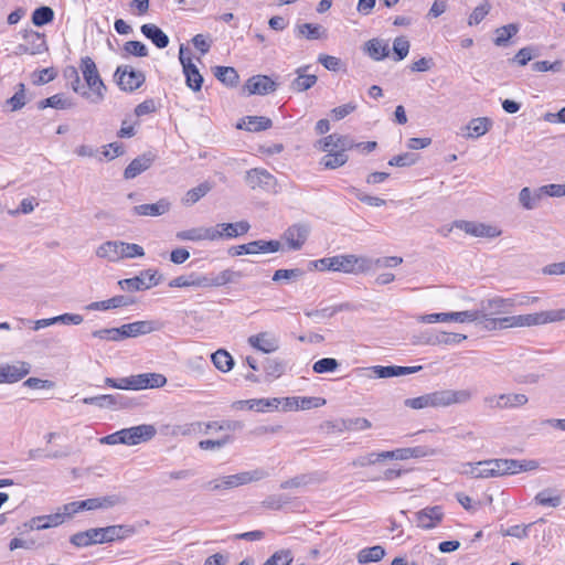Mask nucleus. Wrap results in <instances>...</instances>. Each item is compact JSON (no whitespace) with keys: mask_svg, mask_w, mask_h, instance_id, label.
Here are the masks:
<instances>
[{"mask_svg":"<svg viewBox=\"0 0 565 565\" xmlns=\"http://www.w3.org/2000/svg\"><path fill=\"white\" fill-rule=\"evenodd\" d=\"M467 473L472 478H495L508 475H516L522 471H531L539 468L535 460L516 459H488L476 463H468Z\"/></svg>","mask_w":565,"mask_h":565,"instance_id":"f257e3e1","label":"nucleus"},{"mask_svg":"<svg viewBox=\"0 0 565 565\" xmlns=\"http://www.w3.org/2000/svg\"><path fill=\"white\" fill-rule=\"evenodd\" d=\"M475 392L470 388L451 390L445 388L424 394L418 397L407 398L404 404L412 409H423L427 407L440 408L452 405H465L473 398Z\"/></svg>","mask_w":565,"mask_h":565,"instance_id":"f03ea898","label":"nucleus"},{"mask_svg":"<svg viewBox=\"0 0 565 565\" xmlns=\"http://www.w3.org/2000/svg\"><path fill=\"white\" fill-rule=\"evenodd\" d=\"M319 270H333L345 274L366 273L372 268V260L364 256L338 255L311 263Z\"/></svg>","mask_w":565,"mask_h":565,"instance_id":"7ed1b4c3","label":"nucleus"},{"mask_svg":"<svg viewBox=\"0 0 565 565\" xmlns=\"http://www.w3.org/2000/svg\"><path fill=\"white\" fill-rule=\"evenodd\" d=\"M79 68L87 86L92 90V93L83 90L82 96L93 104H99L104 100L107 88L99 75L95 62L89 56L82 57Z\"/></svg>","mask_w":565,"mask_h":565,"instance_id":"20e7f679","label":"nucleus"},{"mask_svg":"<svg viewBox=\"0 0 565 565\" xmlns=\"http://www.w3.org/2000/svg\"><path fill=\"white\" fill-rule=\"evenodd\" d=\"M157 434V429L153 425L142 424L129 428L120 429L114 434H110L102 439V443L107 445H138L151 440Z\"/></svg>","mask_w":565,"mask_h":565,"instance_id":"39448f33","label":"nucleus"},{"mask_svg":"<svg viewBox=\"0 0 565 565\" xmlns=\"http://www.w3.org/2000/svg\"><path fill=\"white\" fill-rule=\"evenodd\" d=\"M23 42L17 46V54L38 55L49 51L45 34L33 29L21 32Z\"/></svg>","mask_w":565,"mask_h":565,"instance_id":"423d86ee","label":"nucleus"},{"mask_svg":"<svg viewBox=\"0 0 565 565\" xmlns=\"http://www.w3.org/2000/svg\"><path fill=\"white\" fill-rule=\"evenodd\" d=\"M515 305L516 301L514 298H502L497 296L481 300L479 309L473 311L477 315V320H479V317H501L509 313Z\"/></svg>","mask_w":565,"mask_h":565,"instance_id":"0eeeda50","label":"nucleus"},{"mask_svg":"<svg viewBox=\"0 0 565 565\" xmlns=\"http://www.w3.org/2000/svg\"><path fill=\"white\" fill-rule=\"evenodd\" d=\"M161 276L154 269L142 270L138 276L118 281L119 287L125 291L147 290L159 285Z\"/></svg>","mask_w":565,"mask_h":565,"instance_id":"6e6552de","label":"nucleus"},{"mask_svg":"<svg viewBox=\"0 0 565 565\" xmlns=\"http://www.w3.org/2000/svg\"><path fill=\"white\" fill-rule=\"evenodd\" d=\"M117 85L121 90L134 92L138 89L146 81L141 71H136L129 65H120L115 72Z\"/></svg>","mask_w":565,"mask_h":565,"instance_id":"1a4fd4ad","label":"nucleus"},{"mask_svg":"<svg viewBox=\"0 0 565 565\" xmlns=\"http://www.w3.org/2000/svg\"><path fill=\"white\" fill-rule=\"evenodd\" d=\"M527 402V396L522 393L488 395L483 397L484 406L490 409L516 408L524 406Z\"/></svg>","mask_w":565,"mask_h":565,"instance_id":"9d476101","label":"nucleus"},{"mask_svg":"<svg viewBox=\"0 0 565 565\" xmlns=\"http://www.w3.org/2000/svg\"><path fill=\"white\" fill-rule=\"evenodd\" d=\"M454 226L475 237L494 238L502 233L497 226L472 221H455Z\"/></svg>","mask_w":565,"mask_h":565,"instance_id":"9b49d317","label":"nucleus"},{"mask_svg":"<svg viewBox=\"0 0 565 565\" xmlns=\"http://www.w3.org/2000/svg\"><path fill=\"white\" fill-rule=\"evenodd\" d=\"M250 230V224L247 221H238L235 223H218L212 226L213 241L232 239L243 236Z\"/></svg>","mask_w":565,"mask_h":565,"instance_id":"f8f14e48","label":"nucleus"},{"mask_svg":"<svg viewBox=\"0 0 565 565\" xmlns=\"http://www.w3.org/2000/svg\"><path fill=\"white\" fill-rule=\"evenodd\" d=\"M422 323H436V322H473L477 320V315L472 310L458 311V312H439L423 315L417 318Z\"/></svg>","mask_w":565,"mask_h":565,"instance_id":"ddd939ff","label":"nucleus"},{"mask_svg":"<svg viewBox=\"0 0 565 565\" xmlns=\"http://www.w3.org/2000/svg\"><path fill=\"white\" fill-rule=\"evenodd\" d=\"M245 182L252 189H262L265 191L275 190L277 180L265 169L254 168L246 171Z\"/></svg>","mask_w":565,"mask_h":565,"instance_id":"4468645a","label":"nucleus"},{"mask_svg":"<svg viewBox=\"0 0 565 565\" xmlns=\"http://www.w3.org/2000/svg\"><path fill=\"white\" fill-rule=\"evenodd\" d=\"M160 327V323L153 320L135 321L119 327V337H121V340L126 338H136L158 331Z\"/></svg>","mask_w":565,"mask_h":565,"instance_id":"2eb2a0df","label":"nucleus"},{"mask_svg":"<svg viewBox=\"0 0 565 565\" xmlns=\"http://www.w3.org/2000/svg\"><path fill=\"white\" fill-rule=\"evenodd\" d=\"M236 277H241V274L231 269H224L218 275L213 277L195 273L194 282L195 287L198 288L221 287L233 282Z\"/></svg>","mask_w":565,"mask_h":565,"instance_id":"dca6fc26","label":"nucleus"},{"mask_svg":"<svg viewBox=\"0 0 565 565\" xmlns=\"http://www.w3.org/2000/svg\"><path fill=\"white\" fill-rule=\"evenodd\" d=\"M247 343L257 351L266 354L276 352L279 349V338L269 331L248 337Z\"/></svg>","mask_w":565,"mask_h":565,"instance_id":"f3484780","label":"nucleus"},{"mask_svg":"<svg viewBox=\"0 0 565 565\" xmlns=\"http://www.w3.org/2000/svg\"><path fill=\"white\" fill-rule=\"evenodd\" d=\"M309 234L310 226L308 224L297 223L285 231L284 238L290 249L299 250L308 239Z\"/></svg>","mask_w":565,"mask_h":565,"instance_id":"a211bd4d","label":"nucleus"},{"mask_svg":"<svg viewBox=\"0 0 565 565\" xmlns=\"http://www.w3.org/2000/svg\"><path fill=\"white\" fill-rule=\"evenodd\" d=\"M167 377L160 373H141L131 375V382L128 384L132 385L134 391H140L146 388H159L164 386Z\"/></svg>","mask_w":565,"mask_h":565,"instance_id":"6ab92c4d","label":"nucleus"},{"mask_svg":"<svg viewBox=\"0 0 565 565\" xmlns=\"http://www.w3.org/2000/svg\"><path fill=\"white\" fill-rule=\"evenodd\" d=\"M31 365L24 361L0 365L1 383H14L30 373Z\"/></svg>","mask_w":565,"mask_h":565,"instance_id":"aec40b11","label":"nucleus"},{"mask_svg":"<svg viewBox=\"0 0 565 565\" xmlns=\"http://www.w3.org/2000/svg\"><path fill=\"white\" fill-rule=\"evenodd\" d=\"M437 450L427 446H417L412 448H398L395 450L385 451V456L387 459L395 460H406L409 458H420V457H429L435 456Z\"/></svg>","mask_w":565,"mask_h":565,"instance_id":"412c9836","label":"nucleus"},{"mask_svg":"<svg viewBox=\"0 0 565 565\" xmlns=\"http://www.w3.org/2000/svg\"><path fill=\"white\" fill-rule=\"evenodd\" d=\"M417 525L425 530L436 527L444 519L443 508L439 505L427 507L415 514Z\"/></svg>","mask_w":565,"mask_h":565,"instance_id":"4be33fe9","label":"nucleus"},{"mask_svg":"<svg viewBox=\"0 0 565 565\" xmlns=\"http://www.w3.org/2000/svg\"><path fill=\"white\" fill-rule=\"evenodd\" d=\"M249 95H267L277 88V84L266 75H255L247 79L244 87Z\"/></svg>","mask_w":565,"mask_h":565,"instance_id":"5701e85b","label":"nucleus"},{"mask_svg":"<svg viewBox=\"0 0 565 565\" xmlns=\"http://www.w3.org/2000/svg\"><path fill=\"white\" fill-rule=\"evenodd\" d=\"M142 524H118V525H109L104 527L105 535L107 539V543L114 541L126 540L132 535H135L140 529Z\"/></svg>","mask_w":565,"mask_h":565,"instance_id":"b1692460","label":"nucleus"},{"mask_svg":"<svg viewBox=\"0 0 565 565\" xmlns=\"http://www.w3.org/2000/svg\"><path fill=\"white\" fill-rule=\"evenodd\" d=\"M154 161V156L151 152H146L135 158L125 169L124 178L127 180L135 179L146 170H148Z\"/></svg>","mask_w":565,"mask_h":565,"instance_id":"393cba45","label":"nucleus"},{"mask_svg":"<svg viewBox=\"0 0 565 565\" xmlns=\"http://www.w3.org/2000/svg\"><path fill=\"white\" fill-rule=\"evenodd\" d=\"M180 63L183 67L185 82L189 88L194 92L201 90L203 84V76L200 74L198 67L193 64L191 58H183L180 54Z\"/></svg>","mask_w":565,"mask_h":565,"instance_id":"a878e982","label":"nucleus"},{"mask_svg":"<svg viewBox=\"0 0 565 565\" xmlns=\"http://www.w3.org/2000/svg\"><path fill=\"white\" fill-rule=\"evenodd\" d=\"M132 303H135V299L132 297L119 295L107 300L92 302L86 308L88 310H109L120 307H128Z\"/></svg>","mask_w":565,"mask_h":565,"instance_id":"bb28decb","label":"nucleus"},{"mask_svg":"<svg viewBox=\"0 0 565 565\" xmlns=\"http://www.w3.org/2000/svg\"><path fill=\"white\" fill-rule=\"evenodd\" d=\"M141 33L150 40L158 49H164L169 45L168 35L156 24L147 23L141 25Z\"/></svg>","mask_w":565,"mask_h":565,"instance_id":"cd10ccee","label":"nucleus"},{"mask_svg":"<svg viewBox=\"0 0 565 565\" xmlns=\"http://www.w3.org/2000/svg\"><path fill=\"white\" fill-rule=\"evenodd\" d=\"M309 66H301L297 68V77L291 82L290 88L295 92L301 93L311 88L318 81L316 75L307 74Z\"/></svg>","mask_w":565,"mask_h":565,"instance_id":"c85d7f7f","label":"nucleus"},{"mask_svg":"<svg viewBox=\"0 0 565 565\" xmlns=\"http://www.w3.org/2000/svg\"><path fill=\"white\" fill-rule=\"evenodd\" d=\"M170 209V203L167 200H159L156 203H147L134 206L132 211L136 215L142 216H160L167 213Z\"/></svg>","mask_w":565,"mask_h":565,"instance_id":"c756f323","label":"nucleus"},{"mask_svg":"<svg viewBox=\"0 0 565 565\" xmlns=\"http://www.w3.org/2000/svg\"><path fill=\"white\" fill-rule=\"evenodd\" d=\"M213 232L211 227H193L184 231H180L175 234V237L179 241H191V242H200V241H213Z\"/></svg>","mask_w":565,"mask_h":565,"instance_id":"7c9ffc66","label":"nucleus"},{"mask_svg":"<svg viewBox=\"0 0 565 565\" xmlns=\"http://www.w3.org/2000/svg\"><path fill=\"white\" fill-rule=\"evenodd\" d=\"M271 126V119L265 116H247L242 122L237 124L238 129H246L253 132L266 130Z\"/></svg>","mask_w":565,"mask_h":565,"instance_id":"2f4dec72","label":"nucleus"},{"mask_svg":"<svg viewBox=\"0 0 565 565\" xmlns=\"http://www.w3.org/2000/svg\"><path fill=\"white\" fill-rule=\"evenodd\" d=\"M365 51L374 61H382L390 54L388 43L382 39H372L365 43Z\"/></svg>","mask_w":565,"mask_h":565,"instance_id":"473e14b6","label":"nucleus"},{"mask_svg":"<svg viewBox=\"0 0 565 565\" xmlns=\"http://www.w3.org/2000/svg\"><path fill=\"white\" fill-rule=\"evenodd\" d=\"M467 339L466 334L461 333H447V332H438L435 334H430L426 340V344L430 345H451V344H458Z\"/></svg>","mask_w":565,"mask_h":565,"instance_id":"72a5a7b5","label":"nucleus"},{"mask_svg":"<svg viewBox=\"0 0 565 565\" xmlns=\"http://www.w3.org/2000/svg\"><path fill=\"white\" fill-rule=\"evenodd\" d=\"M543 199L544 194L540 191V188L531 190L525 186L519 193V202L526 210L535 209Z\"/></svg>","mask_w":565,"mask_h":565,"instance_id":"f704fd0d","label":"nucleus"},{"mask_svg":"<svg viewBox=\"0 0 565 565\" xmlns=\"http://www.w3.org/2000/svg\"><path fill=\"white\" fill-rule=\"evenodd\" d=\"M248 255L276 253L281 249V243L276 239L271 241H253L248 243Z\"/></svg>","mask_w":565,"mask_h":565,"instance_id":"c9c22d12","label":"nucleus"},{"mask_svg":"<svg viewBox=\"0 0 565 565\" xmlns=\"http://www.w3.org/2000/svg\"><path fill=\"white\" fill-rule=\"evenodd\" d=\"M503 322H507L505 326H509V328L532 327L540 326V318L539 312L519 316H507Z\"/></svg>","mask_w":565,"mask_h":565,"instance_id":"e433bc0d","label":"nucleus"},{"mask_svg":"<svg viewBox=\"0 0 565 565\" xmlns=\"http://www.w3.org/2000/svg\"><path fill=\"white\" fill-rule=\"evenodd\" d=\"M212 190V184L209 181L200 183L198 186L190 189L182 198V203L185 206H192L205 196Z\"/></svg>","mask_w":565,"mask_h":565,"instance_id":"4c0bfd02","label":"nucleus"},{"mask_svg":"<svg viewBox=\"0 0 565 565\" xmlns=\"http://www.w3.org/2000/svg\"><path fill=\"white\" fill-rule=\"evenodd\" d=\"M491 127V120L487 117H478L473 118L469 121V124L466 126V129L468 130L467 137L468 138H479L483 135H486Z\"/></svg>","mask_w":565,"mask_h":565,"instance_id":"58836bf2","label":"nucleus"},{"mask_svg":"<svg viewBox=\"0 0 565 565\" xmlns=\"http://www.w3.org/2000/svg\"><path fill=\"white\" fill-rule=\"evenodd\" d=\"M534 502L542 507L557 508L562 503V495L556 490L547 488L534 497Z\"/></svg>","mask_w":565,"mask_h":565,"instance_id":"ea45409f","label":"nucleus"},{"mask_svg":"<svg viewBox=\"0 0 565 565\" xmlns=\"http://www.w3.org/2000/svg\"><path fill=\"white\" fill-rule=\"evenodd\" d=\"M74 106L75 104L72 102V99L64 97L63 94H55L51 97L40 100L38 104L39 109H44L47 107L55 109H70Z\"/></svg>","mask_w":565,"mask_h":565,"instance_id":"a19ab883","label":"nucleus"},{"mask_svg":"<svg viewBox=\"0 0 565 565\" xmlns=\"http://www.w3.org/2000/svg\"><path fill=\"white\" fill-rule=\"evenodd\" d=\"M214 76L224 85L235 87L238 84V73L231 66H215Z\"/></svg>","mask_w":565,"mask_h":565,"instance_id":"79ce46f5","label":"nucleus"},{"mask_svg":"<svg viewBox=\"0 0 565 565\" xmlns=\"http://www.w3.org/2000/svg\"><path fill=\"white\" fill-rule=\"evenodd\" d=\"M385 556V550L381 545H375L372 547L362 548L358 555L356 559L359 564H367L372 562H380Z\"/></svg>","mask_w":565,"mask_h":565,"instance_id":"37998d69","label":"nucleus"},{"mask_svg":"<svg viewBox=\"0 0 565 565\" xmlns=\"http://www.w3.org/2000/svg\"><path fill=\"white\" fill-rule=\"evenodd\" d=\"M119 246L120 241H108L103 243L97 249L96 255L109 262L119 260Z\"/></svg>","mask_w":565,"mask_h":565,"instance_id":"c03bdc74","label":"nucleus"},{"mask_svg":"<svg viewBox=\"0 0 565 565\" xmlns=\"http://www.w3.org/2000/svg\"><path fill=\"white\" fill-rule=\"evenodd\" d=\"M350 303L345 302L333 307H326L323 309L306 311L305 313L308 318H311L313 320H320L324 318H331L340 311L350 310Z\"/></svg>","mask_w":565,"mask_h":565,"instance_id":"a18cd8bd","label":"nucleus"},{"mask_svg":"<svg viewBox=\"0 0 565 565\" xmlns=\"http://www.w3.org/2000/svg\"><path fill=\"white\" fill-rule=\"evenodd\" d=\"M268 473L264 469L243 471L234 475L236 487L245 486L265 479Z\"/></svg>","mask_w":565,"mask_h":565,"instance_id":"49530a36","label":"nucleus"},{"mask_svg":"<svg viewBox=\"0 0 565 565\" xmlns=\"http://www.w3.org/2000/svg\"><path fill=\"white\" fill-rule=\"evenodd\" d=\"M211 359H212L214 366L217 370H220L221 372H224V373L228 372L234 366V359L227 351H225L223 349H220L216 352H214L211 355Z\"/></svg>","mask_w":565,"mask_h":565,"instance_id":"de8ad7c7","label":"nucleus"},{"mask_svg":"<svg viewBox=\"0 0 565 565\" xmlns=\"http://www.w3.org/2000/svg\"><path fill=\"white\" fill-rule=\"evenodd\" d=\"M519 32V25L515 23H510L503 26H500L495 30V38L493 43L497 46H505L509 40Z\"/></svg>","mask_w":565,"mask_h":565,"instance_id":"09e8293b","label":"nucleus"},{"mask_svg":"<svg viewBox=\"0 0 565 565\" xmlns=\"http://www.w3.org/2000/svg\"><path fill=\"white\" fill-rule=\"evenodd\" d=\"M206 423L193 422L183 425H177L172 428L173 436H191L204 434Z\"/></svg>","mask_w":565,"mask_h":565,"instance_id":"8fccbe9b","label":"nucleus"},{"mask_svg":"<svg viewBox=\"0 0 565 565\" xmlns=\"http://www.w3.org/2000/svg\"><path fill=\"white\" fill-rule=\"evenodd\" d=\"M348 154L343 153V151H332L328 152L321 159V164H323L326 169H337L344 166L348 162Z\"/></svg>","mask_w":565,"mask_h":565,"instance_id":"3c124183","label":"nucleus"},{"mask_svg":"<svg viewBox=\"0 0 565 565\" xmlns=\"http://www.w3.org/2000/svg\"><path fill=\"white\" fill-rule=\"evenodd\" d=\"M54 20V11L51 7L42 6L32 13V23L35 26H43Z\"/></svg>","mask_w":565,"mask_h":565,"instance_id":"603ef678","label":"nucleus"},{"mask_svg":"<svg viewBox=\"0 0 565 565\" xmlns=\"http://www.w3.org/2000/svg\"><path fill=\"white\" fill-rule=\"evenodd\" d=\"M383 456H385V451L370 452V454H366L363 456H359L351 462V465L353 467H359V468L372 466V465H375L380 461L387 459V457H383Z\"/></svg>","mask_w":565,"mask_h":565,"instance_id":"864d4df0","label":"nucleus"},{"mask_svg":"<svg viewBox=\"0 0 565 565\" xmlns=\"http://www.w3.org/2000/svg\"><path fill=\"white\" fill-rule=\"evenodd\" d=\"M142 256H145V250L142 246L120 241L119 260L124 258H136Z\"/></svg>","mask_w":565,"mask_h":565,"instance_id":"5fc2aeb1","label":"nucleus"},{"mask_svg":"<svg viewBox=\"0 0 565 565\" xmlns=\"http://www.w3.org/2000/svg\"><path fill=\"white\" fill-rule=\"evenodd\" d=\"M204 487L211 491L227 490V489L236 488L234 475L225 476V477H222L218 479L211 480L207 483H205Z\"/></svg>","mask_w":565,"mask_h":565,"instance_id":"6e6d98bb","label":"nucleus"},{"mask_svg":"<svg viewBox=\"0 0 565 565\" xmlns=\"http://www.w3.org/2000/svg\"><path fill=\"white\" fill-rule=\"evenodd\" d=\"M6 104L10 106L11 111L20 110L26 104L25 85L23 83L18 85V90L11 98L7 99Z\"/></svg>","mask_w":565,"mask_h":565,"instance_id":"4d7b16f0","label":"nucleus"},{"mask_svg":"<svg viewBox=\"0 0 565 565\" xmlns=\"http://www.w3.org/2000/svg\"><path fill=\"white\" fill-rule=\"evenodd\" d=\"M411 43L406 36H398L393 42L394 60L402 61L409 53Z\"/></svg>","mask_w":565,"mask_h":565,"instance_id":"13d9d810","label":"nucleus"},{"mask_svg":"<svg viewBox=\"0 0 565 565\" xmlns=\"http://www.w3.org/2000/svg\"><path fill=\"white\" fill-rule=\"evenodd\" d=\"M362 371L365 373L369 377H377V379H387L394 376V365L388 366H382V365H375L371 367L362 369Z\"/></svg>","mask_w":565,"mask_h":565,"instance_id":"bf43d9fd","label":"nucleus"},{"mask_svg":"<svg viewBox=\"0 0 565 565\" xmlns=\"http://www.w3.org/2000/svg\"><path fill=\"white\" fill-rule=\"evenodd\" d=\"M340 363L333 358H323L313 363L312 370L317 374L334 372Z\"/></svg>","mask_w":565,"mask_h":565,"instance_id":"052dcab7","label":"nucleus"},{"mask_svg":"<svg viewBox=\"0 0 565 565\" xmlns=\"http://www.w3.org/2000/svg\"><path fill=\"white\" fill-rule=\"evenodd\" d=\"M303 270L300 268H292V269H277L273 275L274 281H295L298 280L303 276Z\"/></svg>","mask_w":565,"mask_h":565,"instance_id":"680f3d73","label":"nucleus"},{"mask_svg":"<svg viewBox=\"0 0 565 565\" xmlns=\"http://www.w3.org/2000/svg\"><path fill=\"white\" fill-rule=\"evenodd\" d=\"M505 317H479L477 320L484 330L494 331L498 329H507L509 326H505L507 322H503Z\"/></svg>","mask_w":565,"mask_h":565,"instance_id":"e2e57ef3","label":"nucleus"},{"mask_svg":"<svg viewBox=\"0 0 565 565\" xmlns=\"http://www.w3.org/2000/svg\"><path fill=\"white\" fill-rule=\"evenodd\" d=\"M323 33L324 31L318 24L303 23L298 26V34L309 40L320 39L323 35Z\"/></svg>","mask_w":565,"mask_h":565,"instance_id":"0e129e2a","label":"nucleus"},{"mask_svg":"<svg viewBox=\"0 0 565 565\" xmlns=\"http://www.w3.org/2000/svg\"><path fill=\"white\" fill-rule=\"evenodd\" d=\"M330 141L335 140L337 151H345L355 148V141L348 135L331 134L329 135Z\"/></svg>","mask_w":565,"mask_h":565,"instance_id":"69168bd1","label":"nucleus"},{"mask_svg":"<svg viewBox=\"0 0 565 565\" xmlns=\"http://www.w3.org/2000/svg\"><path fill=\"white\" fill-rule=\"evenodd\" d=\"M292 555L289 550L275 552L263 565H290Z\"/></svg>","mask_w":565,"mask_h":565,"instance_id":"338daca9","label":"nucleus"},{"mask_svg":"<svg viewBox=\"0 0 565 565\" xmlns=\"http://www.w3.org/2000/svg\"><path fill=\"white\" fill-rule=\"evenodd\" d=\"M540 324L565 320V308L539 312Z\"/></svg>","mask_w":565,"mask_h":565,"instance_id":"774afa93","label":"nucleus"}]
</instances>
